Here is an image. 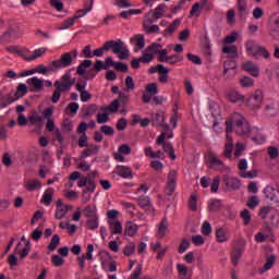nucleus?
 Wrapping results in <instances>:
<instances>
[{
    "mask_svg": "<svg viewBox=\"0 0 279 279\" xmlns=\"http://www.w3.org/2000/svg\"><path fill=\"white\" fill-rule=\"evenodd\" d=\"M14 96H12V94H9L5 98L7 104H14V101H19V99H21V97H25V95H27V85L24 83H21L17 85V89L16 92H14L13 94Z\"/></svg>",
    "mask_w": 279,
    "mask_h": 279,
    "instance_id": "nucleus-11",
    "label": "nucleus"
},
{
    "mask_svg": "<svg viewBox=\"0 0 279 279\" xmlns=\"http://www.w3.org/2000/svg\"><path fill=\"white\" fill-rule=\"evenodd\" d=\"M86 86H88V82H86L85 80L75 84V89L80 93L81 101L83 104H86V101H90V99H93V94L86 90Z\"/></svg>",
    "mask_w": 279,
    "mask_h": 279,
    "instance_id": "nucleus-12",
    "label": "nucleus"
},
{
    "mask_svg": "<svg viewBox=\"0 0 279 279\" xmlns=\"http://www.w3.org/2000/svg\"><path fill=\"white\" fill-rule=\"evenodd\" d=\"M258 204H260V201L258 199V196L253 195L248 198L246 206H248L250 208L254 209L258 206Z\"/></svg>",
    "mask_w": 279,
    "mask_h": 279,
    "instance_id": "nucleus-59",
    "label": "nucleus"
},
{
    "mask_svg": "<svg viewBox=\"0 0 279 279\" xmlns=\"http://www.w3.org/2000/svg\"><path fill=\"white\" fill-rule=\"evenodd\" d=\"M240 217L241 219H243L244 226H250V221H252V215L247 209H244L243 211H241Z\"/></svg>",
    "mask_w": 279,
    "mask_h": 279,
    "instance_id": "nucleus-54",
    "label": "nucleus"
},
{
    "mask_svg": "<svg viewBox=\"0 0 279 279\" xmlns=\"http://www.w3.org/2000/svg\"><path fill=\"white\" fill-rule=\"evenodd\" d=\"M145 34H160V26L156 24H150L148 26H143Z\"/></svg>",
    "mask_w": 279,
    "mask_h": 279,
    "instance_id": "nucleus-48",
    "label": "nucleus"
},
{
    "mask_svg": "<svg viewBox=\"0 0 279 279\" xmlns=\"http://www.w3.org/2000/svg\"><path fill=\"white\" fill-rule=\"evenodd\" d=\"M59 245H60V235L58 234L52 235V239L48 245V248L50 250V252H56Z\"/></svg>",
    "mask_w": 279,
    "mask_h": 279,
    "instance_id": "nucleus-42",
    "label": "nucleus"
},
{
    "mask_svg": "<svg viewBox=\"0 0 279 279\" xmlns=\"http://www.w3.org/2000/svg\"><path fill=\"white\" fill-rule=\"evenodd\" d=\"M207 167L208 169H211V171H220L223 172L228 169L226 163H223V160L217 156L215 153H209L207 156Z\"/></svg>",
    "mask_w": 279,
    "mask_h": 279,
    "instance_id": "nucleus-5",
    "label": "nucleus"
},
{
    "mask_svg": "<svg viewBox=\"0 0 279 279\" xmlns=\"http://www.w3.org/2000/svg\"><path fill=\"white\" fill-rule=\"evenodd\" d=\"M222 52L228 53L230 58H236L238 49H236V46H231V47L226 46L222 48Z\"/></svg>",
    "mask_w": 279,
    "mask_h": 279,
    "instance_id": "nucleus-53",
    "label": "nucleus"
},
{
    "mask_svg": "<svg viewBox=\"0 0 279 279\" xmlns=\"http://www.w3.org/2000/svg\"><path fill=\"white\" fill-rule=\"evenodd\" d=\"M73 84H75V80L71 78V70H69L61 76V81L53 83V86L54 88H61V90L69 93L73 88Z\"/></svg>",
    "mask_w": 279,
    "mask_h": 279,
    "instance_id": "nucleus-8",
    "label": "nucleus"
},
{
    "mask_svg": "<svg viewBox=\"0 0 279 279\" xmlns=\"http://www.w3.org/2000/svg\"><path fill=\"white\" fill-rule=\"evenodd\" d=\"M222 182L226 191H239L241 189V180L234 177H223Z\"/></svg>",
    "mask_w": 279,
    "mask_h": 279,
    "instance_id": "nucleus-13",
    "label": "nucleus"
},
{
    "mask_svg": "<svg viewBox=\"0 0 279 279\" xmlns=\"http://www.w3.org/2000/svg\"><path fill=\"white\" fill-rule=\"evenodd\" d=\"M221 208V199H210L208 203V211L215 213V210H219Z\"/></svg>",
    "mask_w": 279,
    "mask_h": 279,
    "instance_id": "nucleus-43",
    "label": "nucleus"
},
{
    "mask_svg": "<svg viewBox=\"0 0 279 279\" xmlns=\"http://www.w3.org/2000/svg\"><path fill=\"white\" fill-rule=\"evenodd\" d=\"M109 230L111 234H123V225L121 221H109Z\"/></svg>",
    "mask_w": 279,
    "mask_h": 279,
    "instance_id": "nucleus-30",
    "label": "nucleus"
},
{
    "mask_svg": "<svg viewBox=\"0 0 279 279\" xmlns=\"http://www.w3.org/2000/svg\"><path fill=\"white\" fill-rule=\"evenodd\" d=\"M165 8H167L166 4H159L151 13V17L155 19V21L162 19V16H165Z\"/></svg>",
    "mask_w": 279,
    "mask_h": 279,
    "instance_id": "nucleus-38",
    "label": "nucleus"
},
{
    "mask_svg": "<svg viewBox=\"0 0 279 279\" xmlns=\"http://www.w3.org/2000/svg\"><path fill=\"white\" fill-rule=\"evenodd\" d=\"M216 239L218 243H226L228 241V230L219 228L216 231Z\"/></svg>",
    "mask_w": 279,
    "mask_h": 279,
    "instance_id": "nucleus-36",
    "label": "nucleus"
},
{
    "mask_svg": "<svg viewBox=\"0 0 279 279\" xmlns=\"http://www.w3.org/2000/svg\"><path fill=\"white\" fill-rule=\"evenodd\" d=\"M177 270H178V279H192L193 278V271L186 267L184 264H177Z\"/></svg>",
    "mask_w": 279,
    "mask_h": 279,
    "instance_id": "nucleus-21",
    "label": "nucleus"
},
{
    "mask_svg": "<svg viewBox=\"0 0 279 279\" xmlns=\"http://www.w3.org/2000/svg\"><path fill=\"white\" fill-rule=\"evenodd\" d=\"M100 132L105 134V136H114V128L110 125L100 126Z\"/></svg>",
    "mask_w": 279,
    "mask_h": 279,
    "instance_id": "nucleus-60",
    "label": "nucleus"
},
{
    "mask_svg": "<svg viewBox=\"0 0 279 279\" xmlns=\"http://www.w3.org/2000/svg\"><path fill=\"white\" fill-rule=\"evenodd\" d=\"M113 173H117L120 178H123L124 180H132V168L126 166H117L113 170Z\"/></svg>",
    "mask_w": 279,
    "mask_h": 279,
    "instance_id": "nucleus-18",
    "label": "nucleus"
},
{
    "mask_svg": "<svg viewBox=\"0 0 279 279\" xmlns=\"http://www.w3.org/2000/svg\"><path fill=\"white\" fill-rule=\"evenodd\" d=\"M167 230H169V225L167 222V218H163L158 226L157 234L159 239H162L165 234H167Z\"/></svg>",
    "mask_w": 279,
    "mask_h": 279,
    "instance_id": "nucleus-35",
    "label": "nucleus"
},
{
    "mask_svg": "<svg viewBox=\"0 0 279 279\" xmlns=\"http://www.w3.org/2000/svg\"><path fill=\"white\" fill-rule=\"evenodd\" d=\"M97 189V184L95 181L88 179L87 185L83 190V195H86V193H95V190Z\"/></svg>",
    "mask_w": 279,
    "mask_h": 279,
    "instance_id": "nucleus-47",
    "label": "nucleus"
},
{
    "mask_svg": "<svg viewBox=\"0 0 279 279\" xmlns=\"http://www.w3.org/2000/svg\"><path fill=\"white\" fill-rule=\"evenodd\" d=\"M141 62L145 63V64H149V62H151L154 60V57L151 56V53L145 49V51H143L142 57H140Z\"/></svg>",
    "mask_w": 279,
    "mask_h": 279,
    "instance_id": "nucleus-52",
    "label": "nucleus"
},
{
    "mask_svg": "<svg viewBox=\"0 0 279 279\" xmlns=\"http://www.w3.org/2000/svg\"><path fill=\"white\" fill-rule=\"evenodd\" d=\"M236 8L240 19L247 16V0H236Z\"/></svg>",
    "mask_w": 279,
    "mask_h": 279,
    "instance_id": "nucleus-28",
    "label": "nucleus"
},
{
    "mask_svg": "<svg viewBox=\"0 0 279 279\" xmlns=\"http://www.w3.org/2000/svg\"><path fill=\"white\" fill-rule=\"evenodd\" d=\"M150 121L155 128H163L162 132L165 131V128L169 124H165V113L163 112H156L151 113Z\"/></svg>",
    "mask_w": 279,
    "mask_h": 279,
    "instance_id": "nucleus-19",
    "label": "nucleus"
},
{
    "mask_svg": "<svg viewBox=\"0 0 279 279\" xmlns=\"http://www.w3.org/2000/svg\"><path fill=\"white\" fill-rule=\"evenodd\" d=\"M86 227L88 230H97L99 228V216H96L95 218H89L86 221Z\"/></svg>",
    "mask_w": 279,
    "mask_h": 279,
    "instance_id": "nucleus-41",
    "label": "nucleus"
},
{
    "mask_svg": "<svg viewBox=\"0 0 279 279\" xmlns=\"http://www.w3.org/2000/svg\"><path fill=\"white\" fill-rule=\"evenodd\" d=\"M134 252H136V244H134V242H130L129 244H126L123 250L124 256H132Z\"/></svg>",
    "mask_w": 279,
    "mask_h": 279,
    "instance_id": "nucleus-49",
    "label": "nucleus"
},
{
    "mask_svg": "<svg viewBox=\"0 0 279 279\" xmlns=\"http://www.w3.org/2000/svg\"><path fill=\"white\" fill-rule=\"evenodd\" d=\"M191 247V241L183 239L179 245V254H184Z\"/></svg>",
    "mask_w": 279,
    "mask_h": 279,
    "instance_id": "nucleus-58",
    "label": "nucleus"
},
{
    "mask_svg": "<svg viewBox=\"0 0 279 279\" xmlns=\"http://www.w3.org/2000/svg\"><path fill=\"white\" fill-rule=\"evenodd\" d=\"M73 64V57L71 52H64L61 54V58L58 60H53L48 64V70L50 73H54V71H59V69H66Z\"/></svg>",
    "mask_w": 279,
    "mask_h": 279,
    "instance_id": "nucleus-4",
    "label": "nucleus"
},
{
    "mask_svg": "<svg viewBox=\"0 0 279 279\" xmlns=\"http://www.w3.org/2000/svg\"><path fill=\"white\" fill-rule=\"evenodd\" d=\"M104 112H119V99L113 100L110 106L101 108Z\"/></svg>",
    "mask_w": 279,
    "mask_h": 279,
    "instance_id": "nucleus-45",
    "label": "nucleus"
},
{
    "mask_svg": "<svg viewBox=\"0 0 279 279\" xmlns=\"http://www.w3.org/2000/svg\"><path fill=\"white\" fill-rule=\"evenodd\" d=\"M160 48H162V46L160 44L154 43L146 48V51H149L150 54L154 57V56H156V53H159Z\"/></svg>",
    "mask_w": 279,
    "mask_h": 279,
    "instance_id": "nucleus-56",
    "label": "nucleus"
},
{
    "mask_svg": "<svg viewBox=\"0 0 279 279\" xmlns=\"http://www.w3.org/2000/svg\"><path fill=\"white\" fill-rule=\"evenodd\" d=\"M137 202L141 208H144L146 215H154V206H151V198L149 196H140Z\"/></svg>",
    "mask_w": 279,
    "mask_h": 279,
    "instance_id": "nucleus-17",
    "label": "nucleus"
},
{
    "mask_svg": "<svg viewBox=\"0 0 279 279\" xmlns=\"http://www.w3.org/2000/svg\"><path fill=\"white\" fill-rule=\"evenodd\" d=\"M93 66V61L92 60H84L77 68H76V73L77 75H85L86 74V69Z\"/></svg>",
    "mask_w": 279,
    "mask_h": 279,
    "instance_id": "nucleus-31",
    "label": "nucleus"
},
{
    "mask_svg": "<svg viewBox=\"0 0 279 279\" xmlns=\"http://www.w3.org/2000/svg\"><path fill=\"white\" fill-rule=\"evenodd\" d=\"M180 25H182V20L175 19L168 27H166L162 32V36H165V38H171Z\"/></svg>",
    "mask_w": 279,
    "mask_h": 279,
    "instance_id": "nucleus-20",
    "label": "nucleus"
},
{
    "mask_svg": "<svg viewBox=\"0 0 279 279\" xmlns=\"http://www.w3.org/2000/svg\"><path fill=\"white\" fill-rule=\"evenodd\" d=\"M108 121H110V114L109 113H98L97 114V123L99 124H104V123H108Z\"/></svg>",
    "mask_w": 279,
    "mask_h": 279,
    "instance_id": "nucleus-62",
    "label": "nucleus"
},
{
    "mask_svg": "<svg viewBox=\"0 0 279 279\" xmlns=\"http://www.w3.org/2000/svg\"><path fill=\"white\" fill-rule=\"evenodd\" d=\"M242 69L243 71L250 73L253 77H258V75H260V69H258V66L252 61H246L243 63Z\"/></svg>",
    "mask_w": 279,
    "mask_h": 279,
    "instance_id": "nucleus-25",
    "label": "nucleus"
},
{
    "mask_svg": "<svg viewBox=\"0 0 279 279\" xmlns=\"http://www.w3.org/2000/svg\"><path fill=\"white\" fill-rule=\"evenodd\" d=\"M111 51L117 54L119 60H128L130 58V50L125 47L123 40H112Z\"/></svg>",
    "mask_w": 279,
    "mask_h": 279,
    "instance_id": "nucleus-6",
    "label": "nucleus"
},
{
    "mask_svg": "<svg viewBox=\"0 0 279 279\" xmlns=\"http://www.w3.org/2000/svg\"><path fill=\"white\" fill-rule=\"evenodd\" d=\"M230 71H231V77H234V75H236V62L232 60L226 61L223 63V77L227 82H230V76L228 75Z\"/></svg>",
    "mask_w": 279,
    "mask_h": 279,
    "instance_id": "nucleus-14",
    "label": "nucleus"
},
{
    "mask_svg": "<svg viewBox=\"0 0 279 279\" xmlns=\"http://www.w3.org/2000/svg\"><path fill=\"white\" fill-rule=\"evenodd\" d=\"M112 40L106 41L102 47L97 48L94 50V58H104V53H106V51H110V49H112Z\"/></svg>",
    "mask_w": 279,
    "mask_h": 279,
    "instance_id": "nucleus-26",
    "label": "nucleus"
},
{
    "mask_svg": "<svg viewBox=\"0 0 279 279\" xmlns=\"http://www.w3.org/2000/svg\"><path fill=\"white\" fill-rule=\"evenodd\" d=\"M236 12L234 9H230L227 11V23L228 25H232L233 23H236Z\"/></svg>",
    "mask_w": 279,
    "mask_h": 279,
    "instance_id": "nucleus-51",
    "label": "nucleus"
},
{
    "mask_svg": "<svg viewBox=\"0 0 279 279\" xmlns=\"http://www.w3.org/2000/svg\"><path fill=\"white\" fill-rule=\"evenodd\" d=\"M99 153V146L97 145H90L86 149L83 150L84 158H88V156H95Z\"/></svg>",
    "mask_w": 279,
    "mask_h": 279,
    "instance_id": "nucleus-39",
    "label": "nucleus"
},
{
    "mask_svg": "<svg viewBox=\"0 0 279 279\" xmlns=\"http://www.w3.org/2000/svg\"><path fill=\"white\" fill-rule=\"evenodd\" d=\"M62 93L66 92L60 87H56V90L52 93L51 102L58 104L60 101V97H62Z\"/></svg>",
    "mask_w": 279,
    "mask_h": 279,
    "instance_id": "nucleus-46",
    "label": "nucleus"
},
{
    "mask_svg": "<svg viewBox=\"0 0 279 279\" xmlns=\"http://www.w3.org/2000/svg\"><path fill=\"white\" fill-rule=\"evenodd\" d=\"M125 86H126V90H134V88H136V84L134 83V78H132V76L130 75L126 76Z\"/></svg>",
    "mask_w": 279,
    "mask_h": 279,
    "instance_id": "nucleus-63",
    "label": "nucleus"
},
{
    "mask_svg": "<svg viewBox=\"0 0 279 279\" xmlns=\"http://www.w3.org/2000/svg\"><path fill=\"white\" fill-rule=\"evenodd\" d=\"M45 53H47V48H38L33 51V54L24 57V60H26V62H32L38 58H43Z\"/></svg>",
    "mask_w": 279,
    "mask_h": 279,
    "instance_id": "nucleus-27",
    "label": "nucleus"
},
{
    "mask_svg": "<svg viewBox=\"0 0 279 279\" xmlns=\"http://www.w3.org/2000/svg\"><path fill=\"white\" fill-rule=\"evenodd\" d=\"M167 64H178V62H182V57L178 56V54H171V56H168V59H167Z\"/></svg>",
    "mask_w": 279,
    "mask_h": 279,
    "instance_id": "nucleus-61",
    "label": "nucleus"
},
{
    "mask_svg": "<svg viewBox=\"0 0 279 279\" xmlns=\"http://www.w3.org/2000/svg\"><path fill=\"white\" fill-rule=\"evenodd\" d=\"M232 151H234V142L232 141V136L227 133V141L225 144L222 156H225V158H232Z\"/></svg>",
    "mask_w": 279,
    "mask_h": 279,
    "instance_id": "nucleus-24",
    "label": "nucleus"
},
{
    "mask_svg": "<svg viewBox=\"0 0 279 279\" xmlns=\"http://www.w3.org/2000/svg\"><path fill=\"white\" fill-rule=\"evenodd\" d=\"M274 263H276V255L268 256L264 264V271H269L274 267Z\"/></svg>",
    "mask_w": 279,
    "mask_h": 279,
    "instance_id": "nucleus-50",
    "label": "nucleus"
},
{
    "mask_svg": "<svg viewBox=\"0 0 279 279\" xmlns=\"http://www.w3.org/2000/svg\"><path fill=\"white\" fill-rule=\"evenodd\" d=\"M21 36H23V31L19 25L10 26L0 37V45H4V43H10L12 38H21Z\"/></svg>",
    "mask_w": 279,
    "mask_h": 279,
    "instance_id": "nucleus-9",
    "label": "nucleus"
},
{
    "mask_svg": "<svg viewBox=\"0 0 279 279\" xmlns=\"http://www.w3.org/2000/svg\"><path fill=\"white\" fill-rule=\"evenodd\" d=\"M277 194H278V190H276L274 185H267L264 189V195L266 199H269L272 202V204H277V206H279V198Z\"/></svg>",
    "mask_w": 279,
    "mask_h": 279,
    "instance_id": "nucleus-16",
    "label": "nucleus"
},
{
    "mask_svg": "<svg viewBox=\"0 0 279 279\" xmlns=\"http://www.w3.org/2000/svg\"><path fill=\"white\" fill-rule=\"evenodd\" d=\"M245 49L247 56H252V58L259 57L264 58L265 60H269V58H271V54L269 53V51H267V48L260 46L255 40H247L245 43Z\"/></svg>",
    "mask_w": 279,
    "mask_h": 279,
    "instance_id": "nucleus-2",
    "label": "nucleus"
},
{
    "mask_svg": "<svg viewBox=\"0 0 279 279\" xmlns=\"http://www.w3.org/2000/svg\"><path fill=\"white\" fill-rule=\"evenodd\" d=\"M73 206L72 205H63L62 207H58L56 213H54V218L56 219H64L66 217V214L69 210H72Z\"/></svg>",
    "mask_w": 279,
    "mask_h": 279,
    "instance_id": "nucleus-29",
    "label": "nucleus"
},
{
    "mask_svg": "<svg viewBox=\"0 0 279 279\" xmlns=\"http://www.w3.org/2000/svg\"><path fill=\"white\" fill-rule=\"evenodd\" d=\"M226 125L227 134H230L232 130H234V132L239 134V136H247V134L252 132V126H250V122H247V120L240 113H233L231 120L226 121Z\"/></svg>",
    "mask_w": 279,
    "mask_h": 279,
    "instance_id": "nucleus-1",
    "label": "nucleus"
},
{
    "mask_svg": "<svg viewBox=\"0 0 279 279\" xmlns=\"http://www.w3.org/2000/svg\"><path fill=\"white\" fill-rule=\"evenodd\" d=\"M77 19H82V15H74L73 17H69L68 20L61 23L60 29H69L70 27H73Z\"/></svg>",
    "mask_w": 279,
    "mask_h": 279,
    "instance_id": "nucleus-32",
    "label": "nucleus"
},
{
    "mask_svg": "<svg viewBox=\"0 0 279 279\" xmlns=\"http://www.w3.org/2000/svg\"><path fill=\"white\" fill-rule=\"evenodd\" d=\"M268 156L271 158V160H276L279 156V150L276 148V146L268 147Z\"/></svg>",
    "mask_w": 279,
    "mask_h": 279,
    "instance_id": "nucleus-64",
    "label": "nucleus"
},
{
    "mask_svg": "<svg viewBox=\"0 0 279 279\" xmlns=\"http://www.w3.org/2000/svg\"><path fill=\"white\" fill-rule=\"evenodd\" d=\"M269 36L274 40H279V12L274 13L269 17Z\"/></svg>",
    "mask_w": 279,
    "mask_h": 279,
    "instance_id": "nucleus-10",
    "label": "nucleus"
},
{
    "mask_svg": "<svg viewBox=\"0 0 279 279\" xmlns=\"http://www.w3.org/2000/svg\"><path fill=\"white\" fill-rule=\"evenodd\" d=\"M167 132H169V125H166L161 134L157 137L156 145H162L163 151L168 154L171 160H175V149L173 145L169 142H165V138H173V133L167 135Z\"/></svg>",
    "mask_w": 279,
    "mask_h": 279,
    "instance_id": "nucleus-3",
    "label": "nucleus"
},
{
    "mask_svg": "<svg viewBox=\"0 0 279 279\" xmlns=\"http://www.w3.org/2000/svg\"><path fill=\"white\" fill-rule=\"evenodd\" d=\"M240 84L242 88H250V86H254V81L250 76H244L240 78Z\"/></svg>",
    "mask_w": 279,
    "mask_h": 279,
    "instance_id": "nucleus-55",
    "label": "nucleus"
},
{
    "mask_svg": "<svg viewBox=\"0 0 279 279\" xmlns=\"http://www.w3.org/2000/svg\"><path fill=\"white\" fill-rule=\"evenodd\" d=\"M228 100L231 104H244L245 102V96L234 89L228 92L227 94Z\"/></svg>",
    "mask_w": 279,
    "mask_h": 279,
    "instance_id": "nucleus-22",
    "label": "nucleus"
},
{
    "mask_svg": "<svg viewBox=\"0 0 279 279\" xmlns=\"http://www.w3.org/2000/svg\"><path fill=\"white\" fill-rule=\"evenodd\" d=\"M131 44L135 45L134 51L135 53H138V51H141V49H145V36L144 35H135L133 37H131Z\"/></svg>",
    "mask_w": 279,
    "mask_h": 279,
    "instance_id": "nucleus-23",
    "label": "nucleus"
},
{
    "mask_svg": "<svg viewBox=\"0 0 279 279\" xmlns=\"http://www.w3.org/2000/svg\"><path fill=\"white\" fill-rule=\"evenodd\" d=\"M264 112L266 117H278L279 113V100H272L267 102Z\"/></svg>",
    "mask_w": 279,
    "mask_h": 279,
    "instance_id": "nucleus-15",
    "label": "nucleus"
},
{
    "mask_svg": "<svg viewBox=\"0 0 279 279\" xmlns=\"http://www.w3.org/2000/svg\"><path fill=\"white\" fill-rule=\"evenodd\" d=\"M138 231V227H136V225H132V222L128 223L125 229H124V234H126V236H134V234H136V232Z\"/></svg>",
    "mask_w": 279,
    "mask_h": 279,
    "instance_id": "nucleus-44",
    "label": "nucleus"
},
{
    "mask_svg": "<svg viewBox=\"0 0 279 279\" xmlns=\"http://www.w3.org/2000/svg\"><path fill=\"white\" fill-rule=\"evenodd\" d=\"M85 217H87L88 219H93L97 216V206L95 205H87L84 210H83Z\"/></svg>",
    "mask_w": 279,
    "mask_h": 279,
    "instance_id": "nucleus-34",
    "label": "nucleus"
},
{
    "mask_svg": "<svg viewBox=\"0 0 279 279\" xmlns=\"http://www.w3.org/2000/svg\"><path fill=\"white\" fill-rule=\"evenodd\" d=\"M263 99H265L263 90H255L254 94L251 95L250 98L246 100L247 108L250 110H260V107L263 106Z\"/></svg>",
    "mask_w": 279,
    "mask_h": 279,
    "instance_id": "nucleus-7",
    "label": "nucleus"
},
{
    "mask_svg": "<svg viewBox=\"0 0 279 279\" xmlns=\"http://www.w3.org/2000/svg\"><path fill=\"white\" fill-rule=\"evenodd\" d=\"M177 182H178V171L170 170V172L168 173L167 184H174V185H177Z\"/></svg>",
    "mask_w": 279,
    "mask_h": 279,
    "instance_id": "nucleus-57",
    "label": "nucleus"
},
{
    "mask_svg": "<svg viewBox=\"0 0 279 279\" xmlns=\"http://www.w3.org/2000/svg\"><path fill=\"white\" fill-rule=\"evenodd\" d=\"M41 186L43 183H40V180L27 181L25 184L26 191H36V189H40Z\"/></svg>",
    "mask_w": 279,
    "mask_h": 279,
    "instance_id": "nucleus-40",
    "label": "nucleus"
},
{
    "mask_svg": "<svg viewBox=\"0 0 279 279\" xmlns=\"http://www.w3.org/2000/svg\"><path fill=\"white\" fill-rule=\"evenodd\" d=\"M43 202L46 206H51V202H53V187L45 191Z\"/></svg>",
    "mask_w": 279,
    "mask_h": 279,
    "instance_id": "nucleus-37",
    "label": "nucleus"
},
{
    "mask_svg": "<svg viewBox=\"0 0 279 279\" xmlns=\"http://www.w3.org/2000/svg\"><path fill=\"white\" fill-rule=\"evenodd\" d=\"M27 84H31V86H34V88L37 90H43V87L45 86V81L34 76L27 80Z\"/></svg>",
    "mask_w": 279,
    "mask_h": 279,
    "instance_id": "nucleus-33",
    "label": "nucleus"
}]
</instances>
